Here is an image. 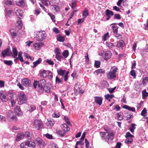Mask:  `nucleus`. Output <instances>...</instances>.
<instances>
[{"instance_id":"1","label":"nucleus","mask_w":148,"mask_h":148,"mask_svg":"<svg viewBox=\"0 0 148 148\" xmlns=\"http://www.w3.org/2000/svg\"><path fill=\"white\" fill-rule=\"evenodd\" d=\"M35 142V143H32L27 140L21 143L20 147L21 148H34L36 144L39 147H45L46 145L43 140L39 137L36 138Z\"/></svg>"},{"instance_id":"2","label":"nucleus","mask_w":148,"mask_h":148,"mask_svg":"<svg viewBox=\"0 0 148 148\" xmlns=\"http://www.w3.org/2000/svg\"><path fill=\"white\" fill-rule=\"evenodd\" d=\"M104 130L106 132H100V136L102 140L109 144L114 139L115 133L113 131H110L108 128L105 127Z\"/></svg>"},{"instance_id":"3","label":"nucleus","mask_w":148,"mask_h":148,"mask_svg":"<svg viewBox=\"0 0 148 148\" xmlns=\"http://www.w3.org/2000/svg\"><path fill=\"white\" fill-rule=\"evenodd\" d=\"M117 69L115 66H113L111 68L110 71L107 74V76L108 79H114L116 77V74Z\"/></svg>"},{"instance_id":"4","label":"nucleus","mask_w":148,"mask_h":148,"mask_svg":"<svg viewBox=\"0 0 148 148\" xmlns=\"http://www.w3.org/2000/svg\"><path fill=\"white\" fill-rule=\"evenodd\" d=\"M32 126L33 128H36L38 130H39L43 128V125L41 120L36 119L33 122Z\"/></svg>"},{"instance_id":"5","label":"nucleus","mask_w":148,"mask_h":148,"mask_svg":"<svg viewBox=\"0 0 148 148\" xmlns=\"http://www.w3.org/2000/svg\"><path fill=\"white\" fill-rule=\"evenodd\" d=\"M54 53H55V58L57 60L60 61L65 60V59L62 56L60 52V50L57 48H56L54 50Z\"/></svg>"},{"instance_id":"6","label":"nucleus","mask_w":148,"mask_h":148,"mask_svg":"<svg viewBox=\"0 0 148 148\" xmlns=\"http://www.w3.org/2000/svg\"><path fill=\"white\" fill-rule=\"evenodd\" d=\"M46 37V35L45 32L42 31L39 32L36 38V40L38 41H41L45 39Z\"/></svg>"},{"instance_id":"7","label":"nucleus","mask_w":148,"mask_h":148,"mask_svg":"<svg viewBox=\"0 0 148 148\" xmlns=\"http://www.w3.org/2000/svg\"><path fill=\"white\" fill-rule=\"evenodd\" d=\"M18 98L19 100L18 101V103L19 104L25 103L26 101L27 100V98L23 92L20 93L18 96Z\"/></svg>"},{"instance_id":"8","label":"nucleus","mask_w":148,"mask_h":148,"mask_svg":"<svg viewBox=\"0 0 148 148\" xmlns=\"http://www.w3.org/2000/svg\"><path fill=\"white\" fill-rule=\"evenodd\" d=\"M64 127L66 128V129L65 130V128L62 130H56V132L57 134L59 135L61 137L64 136V134L65 133V131H68L69 130V128L67 127V125L65 124L62 125Z\"/></svg>"},{"instance_id":"9","label":"nucleus","mask_w":148,"mask_h":148,"mask_svg":"<svg viewBox=\"0 0 148 148\" xmlns=\"http://www.w3.org/2000/svg\"><path fill=\"white\" fill-rule=\"evenodd\" d=\"M38 82V87L39 88V90L42 91V89L45 86L46 82L44 79H41Z\"/></svg>"},{"instance_id":"10","label":"nucleus","mask_w":148,"mask_h":148,"mask_svg":"<svg viewBox=\"0 0 148 148\" xmlns=\"http://www.w3.org/2000/svg\"><path fill=\"white\" fill-rule=\"evenodd\" d=\"M22 84L25 86H29L31 83V81L27 78H24L21 80Z\"/></svg>"},{"instance_id":"11","label":"nucleus","mask_w":148,"mask_h":148,"mask_svg":"<svg viewBox=\"0 0 148 148\" xmlns=\"http://www.w3.org/2000/svg\"><path fill=\"white\" fill-rule=\"evenodd\" d=\"M106 14L107 18H106L107 20H108L111 17L113 16L114 14L113 12L110 10L107 9L106 10Z\"/></svg>"},{"instance_id":"12","label":"nucleus","mask_w":148,"mask_h":148,"mask_svg":"<svg viewBox=\"0 0 148 148\" xmlns=\"http://www.w3.org/2000/svg\"><path fill=\"white\" fill-rule=\"evenodd\" d=\"M95 101L96 103L101 106L102 103L103 98L101 97H94Z\"/></svg>"},{"instance_id":"13","label":"nucleus","mask_w":148,"mask_h":148,"mask_svg":"<svg viewBox=\"0 0 148 148\" xmlns=\"http://www.w3.org/2000/svg\"><path fill=\"white\" fill-rule=\"evenodd\" d=\"M0 98L3 102H6L8 100V97L2 92H0Z\"/></svg>"},{"instance_id":"14","label":"nucleus","mask_w":148,"mask_h":148,"mask_svg":"<svg viewBox=\"0 0 148 148\" xmlns=\"http://www.w3.org/2000/svg\"><path fill=\"white\" fill-rule=\"evenodd\" d=\"M14 11L16 14L20 18V17H22L23 14V12L22 10L19 9L17 8L14 9Z\"/></svg>"},{"instance_id":"15","label":"nucleus","mask_w":148,"mask_h":148,"mask_svg":"<svg viewBox=\"0 0 148 148\" xmlns=\"http://www.w3.org/2000/svg\"><path fill=\"white\" fill-rule=\"evenodd\" d=\"M24 137V134L23 133H18L16 136V138L15 139L16 141H19L23 138Z\"/></svg>"},{"instance_id":"16","label":"nucleus","mask_w":148,"mask_h":148,"mask_svg":"<svg viewBox=\"0 0 148 148\" xmlns=\"http://www.w3.org/2000/svg\"><path fill=\"white\" fill-rule=\"evenodd\" d=\"M112 53L109 51H107L104 54V59L106 60H108L111 57Z\"/></svg>"},{"instance_id":"17","label":"nucleus","mask_w":148,"mask_h":148,"mask_svg":"<svg viewBox=\"0 0 148 148\" xmlns=\"http://www.w3.org/2000/svg\"><path fill=\"white\" fill-rule=\"evenodd\" d=\"M12 53L11 54V56L13 58H15L18 55V52L16 47H13L12 49Z\"/></svg>"},{"instance_id":"18","label":"nucleus","mask_w":148,"mask_h":148,"mask_svg":"<svg viewBox=\"0 0 148 148\" xmlns=\"http://www.w3.org/2000/svg\"><path fill=\"white\" fill-rule=\"evenodd\" d=\"M14 110L17 116H20L21 115L22 113L20 108L18 106H16Z\"/></svg>"},{"instance_id":"19","label":"nucleus","mask_w":148,"mask_h":148,"mask_svg":"<svg viewBox=\"0 0 148 148\" xmlns=\"http://www.w3.org/2000/svg\"><path fill=\"white\" fill-rule=\"evenodd\" d=\"M133 114L132 113H129L127 112H125L123 115L126 118L127 120H129L130 119L132 118Z\"/></svg>"},{"instance_id":"20","label":"nucleus","mask_w":148,"mask_h":148,"mask_svg":"<svg viewBox=\"0 0 148 148\" xmlns=\"http://www.w3.org/2000/svg\"><path fill=\"white\" fill-rule=\"evenodd\" d=\"M67 71L64 70H62L61 69H60L57 70V72L58 74L60 75L63 76L66 73Z\"/></svg>"},{"instance_id":"21","label":"nucleus","mask_w":148,"mask_h":148,"mask_svg":"<svg viewBox=\"0 0 148 148\" xmlns=\"http://www.w3.org/2000/svg\"><path fill=\"white\" fill-rule=\"evenodd\" d=\"M116 45L118 47H123L124 45V41L122 40H120L117 42Z\"/></svg>"},{"instance_id":"22","label":"nucleus","mask_w":148,"mask_h":148,"mask_svg":"<svg viewBox=\"0 0 148 148\" xmlns=\"http://www.w3.org/2000/svg\"><path fill=\"white\" fill-rule=\"evenodd\" d=\"M15 25L16 27H18L19 29H21L22 28L23 24L20 18L17 21Z\"/></svg>"},{"instance_id":"23","label":"nucleus","mask_w":148,"mask_h":148,"mask_svg":"<svg viewBox=\"0 0 148 148\" xmlns=\"http://www.w3.org/2000/svg\"><path fill=\"white\" fill-rule=\"evenodd\" d=\"M123 108L127 109L129 111H131L133 112L135 111V109L134 107H131L127 105H124L123 107Z\"/></svg>"},{"instance_id":"24","label":"nucleus","mask_w":148,"mask_h":148,"mask_svg":"<svg viewBox=\"0 0 148 148\" xmlns=\"http://www.w3.org/2000/svg\"><path fill=\"white\" fill-rule=\"evenodd\" d=\"M10 50L8 49H6L4 50L2 52V56L4 58L6 56L9 55V53Z\"/></svg>"},{"instance_id":"25","label":"nucleus","mask_w":148,"mask_h":148,"mask_svg":"<svg viewBox=\"0 0 148 148\" xmlns=\"http://www.w3.org/2000/svg\"><path fill=\"white\" fill-rule=\"evenodd\" d=\"M133 137H128L126 138H127L125 141V143L128 144H130L133 141Z\"/></svg>"},{"instance_id":"26","label":"nucleus","mask_w":148,"mask_h":148,"mask_svg":"<svg viewBox=\"0 0 148 148\" xmlns=\"http://www.w3.org/2000/svg\"><path fill=\"white\" fill-rule=\"evenodd\" d=\"M42 61V59L41 58H39L38 60H36L35 62H33L34 65L33 66V67L34 68L36 67Z\"/></svg>"},{"instance_id":"27","label":"nucleus","mask_w":148,"mask_h":148,"mask_svg":"<svg viewBox=\"0 0 148 148\" xmlns=\"http://www.w3.org/2000/svg\"><path fill=\"white\" fill-rule=\"evenodd\" d=\"M57 39L58 41L60 42H64L65 40L64 37L60 35H58L57 36Z\"/></svg>"},{"instance_id":"28","label":"nucleus","mask_w":148,"mask_h":148,"mask_svg":"<svg viewBox=\"0 0 148 148\" xmlns=\"http://www.w3.org/2000/svg\"><path fill=\"white\" fill-rule=\"evenodd\" d=\"M22 52L21 51H20L18 53V57H17L18 60H19L21 62H23L24 61L23 58L22 56Z\"/></svg>"},{"instance_id":"29","label":"nucleus","mask_w":148,"mask_h":148,"mask_svg":"<svg viewBox=\"0 0 148 148\" xmlns=\"http://www.w3.org/2000/svg\"><path fill=\"white\" fill-rule=\"evenodd\" d=\"M47 71L45 70H43L41 71L40 73V75L43 78H46L47 76Z\"/></svg>"},{"instance_id":"30","label":"nucleus","mask_w":148,"mask_h":148,"mask_svg":"<svg viewBox=\"0 0 148 148\" xmlns=\"http://www.w3.org/2000/svg\"><path fill=\"white\" fill-rule=\"evenodd\" d=\"M88 14L89 12L87 9L86 8L83 13L82 16L84 18H86L88 16Z\"/></svg>"},{"instance_id":"31","label":"nucleus","mask_w":148,"mask_h":148,"mask_svg":"<svg viewBox=\"0 0 148 148\" xmlns=\"http://www.w3.org/2000/svg\"><path fill=\"white\" fill-rule=\"evenodd\" d=\"M42 45L43 43L42 42H38L34 43L33 45V46L36 48L38 49Z\"/></svg>"},{"instance_id":"32","label":"nucleus","mask_w":148,"mask_h":148,"mask_svg":"<svg viewBox=\"0 0 148 148\" xmlns=\"http://www.w3.org/2000/svg\"><path fill=\"white\" fill-rule=\"evenodd\" d=\"M54 123V122L53 121L50 120L46 123L47 125L50 128L52 127Z\"/></svg>"},{"instance_id":"33","label":"nucleus","mask_w":148,"mask_h":148,"mask_svg":"<svg viewBox=\"0 0 148 148\" xmlns=\"http://www.w3.org/2000/svg\"><path fill=\"white\" fill-rule=\"evenodd\" d=\"M51 7H52V9L55 11L56 12H57L59 11L60 8L59 6L53 5H51Z\"/></svg>"},{"instance_id":"34","label":"nucleus","mask_w":148,"mask_h":148,"mask_svg":"<svg viewBox=\"0 0 148 148\" xmlns=\"http://www.w3.org/2000/svg\"><path fill=\"white\" fill-rule=\"evenodd\" d=\"M104 72V71L103 70L101 69H97L94 71V74L96 75H98L99 73H103Z\"/></svg>"},{"instance_id":"35","label":"nucleus","mask_w":148,"mask_h":148,"mask_svg":"<svg viewBox=\"0 0 148 148\" xmlns=\"http://www.w3.org/2000/svg\"><path fill=\"white\" fill-rule=\"evenodd\" d=\"M117 119L118 120H122L123 119V116H122V114L121 112L117 113Z\"/></svg>"},{"instance_id":"36","label":"nucleus","mask_w":148,"mask_h":148,"mask_svg":"<svg viewBox=\"0 0 148 148\" xmlns=\"http://www.w3.org/2000/svg\"><path fill=\"white\" fill-rule=\"evenodd\" d=\"M109 33L108 32H107L106 34L104 35L102 37L103 40L104 41H106L109 37Z\"/></svg>"},{"instance_id":"37","label":"nucleus","mask_w":148,"mask_h":148,"mask_svg":"<svg viewBox=\"0 0 148 148\" xmlns=\"http://www.w3.org/2000/svg\"><path fill=\"white\" fill-rule=\"evenodd\" d=\"M106 44L107 46L110 49H112L113 47L114 46V45L113 43L110 42H106Z\"/></svg>"},{"instance_id":"38","label":"nucleus","mask_w":148,"mask_h":148,"mask_svg":"<svg viewBox=\"0 0 148 148\" xmlns=\"http://www.w3.org/2000/svg\"><path fill=\"white\" fill-rule=\"evenodd\" d=\"M62 55L63 57L65 59L69 55V51L67 50H64L62 53Z\"/></svg>"},{"instance_id":"39","label":"nucleus","mask_w":148,"mask_h":148,"mask_svg":"<svg viewBox=\"0 0 148 148\" xmlns=\"http://www.w3.org/2000/svg\"><path fill=\"white\" fill-rule=\"evenodd\" d=\"M14 30L13 29H11L10 30V32L11 36L13 38H14L16 36V34L15 32L13 31Z\"/></svg>"},{"instance_id":"40","label":"nucleus","mask_w":148,"mask_h":148,"mask_svg":"<svg viewBox=\"0 0 148 148\" xmlns=\"http://www.w3.org/2000/svg\"><path fill=\"white\" fill-rule=\"evenodd\" d=\"M58 147L57 145L54 143H50L49 146V148H58Z\"/></svg>"},{"instance_id":"41","label":"nucleus","mask_w":148,"mask_h":148,"mask_svg":"<svg viewBox=\"0 0 148 148\" xmlns=\"http://www.w3.org/2000/svg\"><path fill=\"white\" fill-rule=\"evenodd\" d=\"M142 96L143 99H145L148 96V93L145 90L142 92Z\"/></svg>"},{"instance_id":"42","label":"nucleus","mask_w":148,"mask_h":148,"mask_svg":"<svg viewBox=\"0 0 148 148\" xmlns=\"http://www.w3.org/2000/svg\"><path fill=\"white\" fill-rule=\"evenodd\" d=\"M50 86H45L43 89H42V91H43L44 90L45 92H49L50 91Z\"/></svg>"},{"instance_id":"43","label":"nucleus","mask_w":148,"mask_h":148,"mask_svg":"<svg viewBox=\"0 0 148 148\" xmlns=\"http://www.w3.org/2000/svg\"><path fill=\"white\" fill-rule=\"evenodd\" d=\"M10 118V119L11 120V121L13 123H14L16 122L17 119V117L14 115L12 116H11L9 118Z\"/></svg>"},{"instance_id":"44","label":"nucleus","mask_w":148,"mask_h":148,"mask_svg":"<svg viewBox=\"0 0 148 148\" xmlns=\"http://www.w3.org/2000/svg\"><path fill=\"white\" fill-rule=\"evenodd\" d=\"M101 62L100 61L95 60V62L94 66L97 68L100 67Z\"/></svg>"},{"instance_id":"45","label":"nucleus","mask_w":148,"mask_h":148,"mask_svg":"<svg viewBox=\"0 0 148 148\" xmlns=\"http://www.w3.org/2000/svg\"><path fill=\"white\" fill-rule=\"evenodd\" d=\"M136 125L135 124L132 123L131 125V127L130 128V131L132 132H133L134 131V130L136 129L135 126Z\"/></svg>"},{"instance_id":"46","label":"nucleus","mask_w":148,"mask_h":148,"mask_svg":"<svg viewBox=\"0 0 148 148\" xmlns=\"http://www.w3.org/2000/svg\"><path fill=\"white\" fill-rule=\"evenodd\" d=\"M3 62L5 64L9 66H11L13 64L11 60H4Z\"/></svg>"},{"instance_id":"47","label":"nucleus","mask_w":148,"mask_h":148,"mask_svg":"<svg viewBox=\"0 0 148 148\" xmlns=\"http://www.w3.org/2000/svg\"><path fill=\"white\" fill-rule=\"evenodd\" d=\"M16 4L19 6H23L25 5V3L23 0H21L17 2Z\"/></svg>"},{"instance_id":"48","label":"nucleus","mask_w":148,"mask_h":148,"mask_svg":"<svg viewBox=\"0 0 148 148\" xmlns=\"http://www.w3.org/2000/svg\"><path fill=\"white\" fill-rule=\"evenodd\" d=\"M5 3L8 5H12L13 4V0H6Z\"/></svg>"},{"instance_id":"49","label":"nucleus","mask_w":148,"mask_h":148,"mask_svg":"<svg viewBox=\"0 0 148 148\" xmlns=\"http://www.w3.org/2000/svg\"><path fill=\"white\" fill-rule=\"evenodd\" d=\"M48 14L52 20L54 22L56 21L55 19V16L51 13H48Z\"/></svg>"},{"instance_id":"50","label":"nucleus","mask_w":148,"mask_h":148,"mask_svg":"<svg viewBox=\"0 0 148 148\" xmlns=\"http://www.w3.org/2000/svg\"><path fill=\"white\" fill-rule=\"evenodd\" d=\"M111 27L112 29L113 32L114 34L117 32L118 29L117 27L115 26L114 25H112Z\"/></svg>"},{"instance_id":"51","label":"nucleus","mask_w":148,"mask_h":148,"mask_svg":"<svg viewBox=\"0 0 148 148\" xmlns=\"http://www.w3.org/2000/svg\"><path fill=\"white\" fill-rule=\"evenodd\" d=\"M46 62L48 63L49 65H53L54 64V62L51 60V59H47L46 61Z\"/></svg>"},{"instance_id":"52","label":"nucleus","mask_w":148,"mask_h":148,"mask_svg":"<svg viewBox=\"0 0 148 148\" xmlns=\"http://www.w3.org/2000/svg\"><path fill=\"white\" fill-rule=\"evenodd\" d=\"M14 114L12 111H9L7 113V116L8 117H10L14 115Z\"/></svg>"},{"instance_id":"53","label":"nucleus","mask_w":148,"mask_h":148,"mask_svg":"<svg viewBox=\"0 0 148 148\" xmlns=\"http://www.w3.org/2000/svg\"><path fill=\"white\" fill-rule=\"evenodd\" d=\"M36 109V107L35 106L31 105L30 106L29 109V111L30 112H32L33 111L35 110Z\"/></svg>"},{"instance_id":"54","label":"nucleus","mask_w":148,"mask_h":148,"mask_svg":"<svg viewBox=\"0 0 148 148\" xmlns=\"http://www.w3.org/2000/svg\"><path fill=\"white\" fill-rule=\"evenodd\" d=\"M147 114V111L145 108H144L142 110L141 112V115L143 116H145Z\"/></svg>"},{"instance_id":"55","label":"nucleus","mask_w":148,"mask_h":148,"mask_svg":"<svg viewBox=\"0 0 148 148\" xmlns=\"http://www.w3.org/2000/svg\"><path fill=\"white\" fill-rule=\"evenodd\" d=\"M6 121L5 117L2 115H0V122H3Z\"/></svg>"},{"instance_id":"56","label":"nucleus","mask_w":148,"mask_h":148,"mask_svg":"<svg viewBox=\"0 0 148 148\" xmlns=\"http://www.w3.org/2000/svg\"><path fill=\"white\" fill-rule=\"evenodd\" d=\"M130 73L131 75L133 76L134 78H135L136 75L135 71L133 70H132L130 71Z\"/></svg>"},{"instance_id":"57","label":"nucleus","mask_w":148,"mask_h":148,"mask_svg":"<svg viewBox=\"0 0 148 148\" xmlns=\"http://www.w3.org/2000/svg\"><path fill=\"white\" fill-rule=\"evenodd\" d=\"M69 73V71H67L66 72V73L65 74V75L64 77V79L65 81H66L68 79V74Z\"/></svg>"},{"instance_id":"58","label":"nucleus","mask_w":148,"mask_h":148,"mask_svg":"<svg viewBox=\"0 0 148 148\" xmlns=\"http://www.w3.org/2000/svg\"><path fill=\"white\" fill-rule=\"evenodd\" d=\"M60 116V114L58 113H57L55 112H54L52 114V116L53 117L56 118L59 117Z\"/></svg>"},{"instance_id":"59","label":"nucleus","mask_w":148,"mask_h":148,"mask_svg":"<svg viewBox=\"0 0 148 148\" xmlns=\"http://www.w3.org/2000/svg\"><path fill=\"white\" fill-rule=\"evenodd\" d=\"M27 138L31 137V134L30 133L28 132H26L25 133L24 136Z\"/></svg>"},{"instance_id":"60","label":"nucleus","mask_w":148,"mask_h":148,"mask_svg":"<svg viewBox=\"0 0 148 148\" xmlns=\"http://www.w3.org/2000/svg\"><path fill=\"white\" fill-rule=\"evenodd\" d=\"M14 95V93L9 92L8 94V95L11 98H13V97Z\"/></svg>"},{"instance_id":"61","label":"nucleus","mask_w":148,"mask_h":148,"mask_svg":"<svg viewBox=\"0 0 148 148\" xmlns=\"http://www.w3.org/2000/svg\"><path fill=\"white\" fill-rule=\"evenodd\" d=\"M45 136L47 138L49 139H52L53 138L52 135L51 134H50L48 133L45 134Z\"/></svg>"},{"instance_id":"62","label":"nucleus","mask_w":148,"mask_h":148,"mask_svg":"<svg viewBox=\"0 0 148 148\" xmlns=\"http://www.w3.org/2000/svg\"><path fill=\"white\" fill-rule=\"evenodd\" d=\"M64 119L67 124H69L70 123V121L67 116H65L64 117Z\"/></svg>"},{"instance_id":"63","label":"nucleus","mask_w":148,"mask_h":148,"mask_svg":"<svg viewBox=\"0 0 148 148\" xmlns=\"http://www.w3.org/2000/svg\"><path fill=\"white\" fill-rule=\"evenodd\" d=\"M114 18L117 19H120L121 18V17L119 14H115L114 16Z\"/></svg>"},{"instance_id":"64","label":"nucleus","mask_w":148,"mask_h":148,"mask_svg":"<svg viewBox=\"0 0 148 148\" xmlns=\"http://www.w3.org/2000/svg\"><path fill=\"white\" fill-rule=\"evenodd\" d=\"M76 6V1H74L72 3L71 7L72 9H75Z\"/></svg>"}]
</instances>
